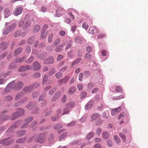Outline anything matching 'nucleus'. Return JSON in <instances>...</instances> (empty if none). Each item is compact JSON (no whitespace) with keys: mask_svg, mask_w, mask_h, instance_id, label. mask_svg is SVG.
<instances>
[{"mask_svg":"<svg viewBox=\"0 0 148 148\" xmlns=\"http://www.w3.org/2000/svg\"><path fill=\"white\" fill-rule=\"evenodd\" d=\"M59 117V115H57L55 116L54 117H52L51 119L53 121H56L58 119Z\"/></svg>","mask_w":148,"mask_h":148,"instance_id":"338daca9","label":"nucleus"},{"mask_svg":"<svg viewBox=\"0 0 148 148\" xmlns=\"http://www.w3.org/2000/svg\"><path fill=\"white\" fill-rule=\"evenodd\" d=\"M23 83L21 81L17 82L16 84L15 83L14 86V88L15 90H18L21 88L23 86Z\"/></svg>","mask_w":148,"mask_h":148,"instance_id":"6e6552de","label":"nucleus"},{"mask_svg":"<svg viewBox=\"0 0 148 148\" xmlns=\"http://www.w3.org/2000/svg\"><path fill=\"white\" fill-rule=\"evenodd\" d=\"M34 38L33 37L29 38L27 40V42L29 44H32L34 41Z\"/></svg>","mask_w":148,"mask_h":148,"instance_id":"680f3d73","label":"nucleus"},{"mask_svg":"<svg viewBox=\"0 0 148 148\" xmlns=\"http://www.w3.org/2000/svg\"><path fill=\"white\" fill-rule=\"evenodd\" d=\"M93 148H103L101 146V145L99 144H95L93 147Z\"/></svg>","mask_w":148,"mask_h":148,"instance_id":"864d4df0","label":"nucleus"},{"mask_svg":"<svg viewBox=\"0 0 148 148\" xmlns=\"http://www.w3.org/2000/svg\"><path fill=\"white\" fill-rule=\"evenodd\" d=\"M26 141V140L24 138H21L18 139L16 141L17 143H23Z\"/></svg>","mask_w":148,"mask_h":148,"instance_id":"c03bdc74","label":"nucleus"},{"mask_svg":"<svg viewBox=\"0 0 148 148\" xmlns=\"http://www.w3.org/2000/svg\"><path fill=\"white\" fill-rule=\"evenodd\" d=\"M9 117L8 116H3L2 115L0 116V121H5L8 119Z\"/></svg>","mask_w":148,"mask_h":148,"instance_id":"bb28decb","label":"nucleus"},{"mask_svg":"<svg viewBox=\"0 0 148 148\" xmlns=\"http://www.w3.org/2000/svg\"><path fill=\"white\" fill-rule=\"evenodd\" d=\"M73 13L75 14V13L76 14L78 13V12L74 9H70L69 11V15L72 18L73 20H74L75 19V16L73 14Z\"/></svg>","mask_w":148,"mask_h":148,"instance_id":"9d476101","label":"nucleus"},{"mask_svg":"<svg viewBox=\"0 0 148 148\" xmlns=\"http://www.w3.org/2000/svg\"><path fill=\"white\" fill-rule=\"evenodd\" d=\"M16 27V24L15 23H13L11 26L9 27L8 28L10 30H14Z\"/></svg>","mask_w":148,"mask_h":148,"instance_id":"37998d69","label":"nucleus"},{"mask_svg":"<svg viewBox=\"0 0 148 148\" xmlns=\"http://www.w3.org/2000/svg\"><path fill=\"white\" fill-rule=\"evenodd\" d=\"M75 40L76 42L79 43L81 41V39L79 37L77 36L75 38Z\"/></svg>","mask_w":148,"mask_h":148,"instance_id":"e2e57ef3","label":"nucleus"},{"mask_svg":"<svg viewBox=\"0 0 148 148\" xmlns=\"http://www.w3.org/2000/svg\"><path fill=\"white\" fill-rule=\"evenodd\" d=\"M82 27L84 28L86 30L88 27V25L86 22H85L83 23Z\"/></svg>","mask_w":148,"mask_h":148,"instance_id":"6e6d98bb","label":"nucleus"},{"mask_svg":"<svg viewBox=\"0 0 148 148\" xmlns=\"http://www.w3.org/2000/svg\"><path fill=\"white\" fill-rule=\"evenodd\" d=\"M121 110V107H119L118 108L114 109L111 110V114L112 115H114L118 113Z\"/></svg>","mask_w":148,"mask_h":148,"instance_id":"4468645a","label":"nucleus"},{"mask_svg":"<svg viewBox=\"0 0 148 148\" xmlns=\"http://www.w3.org/2000/svg\"><path fill=\"white\" fill-rule=\"evenodd\" d=\"M40 27L38 25H36L34 26V31L35 32H37L40 30Z\"/></svg>","mask_w":148,"mask_h":148,"instance_id":"2f4dec72","label":"nucleus"},{"mask_svg":"<svg viewBox=\"0 0 148 148\" xmlns=\"http://www.w3.org/2000/svg\"><path fill=\"white\" fill-rule=\"evenodd\" d=\"M54 62V59L53 58H50L46 60L45 61V63L46 64H52Z\"/></svg>","mask_w":148,"mask_h":148,"instance_id":"5701e85b","label":"nucleus"},{"mask_svg":"<svg viewBox=\"0 0 148 148\" xmlns=\"http://www.w3.org/2000/svg\"><path fill=\"white\" fill-rule=\"evenodd\" d=\"M26 58L25 57H23L22 58H18L16 59L15 62L16 63L21 62H23Z\"/></svg>","mask_w":148,"mask_h":148,"instance_id":"b1692460","label":"nucleus"},{"mask_svg":"<svg viewBox=\"0 0 148 148\" xmlns=\"http://www.w3.org/2000/svg\"><path fill=\"white\" fill-rule=\"evenodd\" d=\"M99 116L100 115L99 114L96 113L91 116V119L92 120H95L96 119L99 118Z\"/></svg>","mask_w":148,"mask_h":148,"instance_id":"aec40b11","label":"nucleus"},{"mask_svg":"<svg viewBox=\"0 0 148 148\" xmlns=\"http://www.w3.org/2000/svg\"><path fill=\"white\" fill-rule=\"evenodd\" d=\"M101 53L102 56H106L107 53L106 51L104 50H102Z\"/></svg>","mask_w":148,"mask_h":148,"instance_id":"0e129e2a","label":"nucleus"},{"mask_svg":"<svg viewBox=\"0 0 148 148\" xmlns=\"http://www.w3.org/2000/svg\"><path fill=\"white\" fill-rule=\"evenodd\" d=\"M32 103L31 102L29 103L28 105L27 106V109L29 110H31L32 109Z\"/></svg>","mask_w":148,"mask_h":148,"instance_id":"a18cd8bd","label":"nucleus"},{"mask_svg":"<svg viewBox=\"0 0 148 148\" xmlns=\"http://www.w3.org/2000/svg\"><path fill=\"white\" fill-rule=\"evenodd\" d=\"M75 106V103L73 102H70L67 104L66 105V107L68 108L69 109H71Z\"/></svg>","mask_w":148,"mask_h":148,"instance_id":"412c9836","label":"nucleus"},{"mask_svg":"<svg viewBox=\"0 0 148 148\" xmlns=\"http://www.w3.org/2000/svg\"><path fill=\"white\" fill-rule=\"evenodd\" d=\"M106 37V36L104 33H101L98 35L97 38H102Z\"/></svg>","mask_w":148,"mask_h":148,"instance_id":"ea45409f","label":"nucleus"},{"mask_svg":"<svg viewBox=\"0 0 148 148\" xmlns=\"http://www.w3.org/2000/svg\"><path fill=\"white\" fill-rule=\"evenodd\" d=\"M94 133L93 132H90L87 134L86 136V138L87 140H88L91 138L92 136L94 135Z\"/></svg>","mask_w":148,"mask_h":148,"instance_id":"c9c22d12","label":"nucleus"},{"mask_svg":"<svg viewBox=\"0 0 148 148\" xmlns=\"http://www.w3.org/2000/svg\"><path fill=\"white\" fill-rule=\"evenodd\" d=\"M23 93L22 92L18 93L15 97V100H17L19 99L23 96Z\"/></svg>","mask_w":148,"mask_h":148,"instance_id":"c756f323","label":"nucleus"},{"mask_svg":"<svg viewBox=\"0 0 148 148\" xmlns=\"http://www.w3.org/2000/svg\"><path fill=\"white\" fill-rule=\"evenodd\" d=\"M34 57L33 56H32L30 57L27 61L26 63H30L32 62L34 60Z\"/></svg>","mask_w":148,"mask_h":148,"instance_id":"4c0bfd02","label":"nucleus"},{"mask_svg":"<svg viewBox=\"0 0 148 148\" xmlns=\"http://www.w3.org/2000/svg\"><path fill=\"white\" fill-rule=\"evenodd\" d=\"M69 112V109L68 108L66 107L65 108L64 110V112L62 115H63L65 114H66L68 113V112Z\"/></svg>","mask_w":148,"mask_h":148,"instance_id":"49530a36","label":"nucleus"},{"mask_svg":"<svg viewBox=\"0 0 148 148\" xmlns=\"http://www.w3.org/2000/svg\"><path fill=\"white\" fill-rule=\"evenodd\" d=\"M60 96V92L59 91H57L54 96L53 97L52 99V101H56L57 99H58Z\"/></svg>","mask_w":148,"mask_h":148,"instance_id":"dca6fc26","label":"nucleus"},{"mask_svg":"<svg viewBox=\"0 0 148 148\" xmlns=\"http://www.w3.org/2000/svg\"><path fill=\"white\" fill-rule=\"evenodd\" d=\"M4 14L5 18H7L10 16V11L8 9L6 8L5 9L4 11Z\"/></svg>","mask_w":148,"mask_h":148,"instance_id":"f3484780","label":"nucleus"},{"mask_svg":"<svg viewBox=\"0 0 148 148\" xmlns=\"http://www.w3.org/2000/svg\"><path fill=\"white\" fill-rule=\"evenodd\" d=\"M91 55L89 53H86L85 56H84V58H86L88 59H91Z\"/></svg>","mask_w":148,"mask_h":148,"instance_id":"052dcab7","label":"nucleus"},{"mask_svg":"<svg viewBox=\"0 0 148 148\" xmlns=\"http://www.w3.org/2000/svg\"><path fill=\"white\" fill-rule=\"evenodd\" d=\"M22 11V8L21 7H18L16 8L14 12L15 16H18L21 14Z\"/></svg>","mask_w":148,"mask_h":148,"instance_id":"0eeeda50","label":"nucleus"},{"mask_svg":"<svg viewBox=\"0 0 148 148\" xmlns=\"http://www.w3.org/2000/svg\"><path fill=\"white\" fill-rule=\"evenodd\" d=\"M46 134L42 133L39 134L36 136H34L30 138V139H34L35 141L38 142L40 143H43L46 138Z\"/></svg>","mask_w":148,"mask_h":148,"instance_id":"f257e3e1","label":"nucleus"},{"mask_svg":"<svg viewBox=\"0 0 148 148\" xmlns=\"http://www.w3.org/2000/svg\"><path fill=\"white\" fill-rule=\"evenodd\" d=\"M19 126V124L18 122L14 123L11 125L10 127L7 131L6 132L8 133L11 131L12 130L15 128Z\"/></svg>","mask_w":148,"mask_h":148,"instance_id":"9b49d317","label":"nucleus"},{"mask_svg":"<svg viewBox=\"0 0 148 148\" xmlns=\"http://www.w3.org/2000/svg\"><path fill=\"white\" fill-rule=\"evenodd\" d=\"M15 82L14 81L11 82L8 84L7 86L5 88L4 90V92L7 93L10 91L14 89V86Z\"/></svg>","mask_w":148,"mask_h":148,"instance_id":"7ed1b4c3","label":"nucleus"},{"mask_svg":"<svg viewBox=\"0 0 148 148\" xmlns=\"http://www.w3.org/2000/svg\"><path fill=\"white\" fill-rule=\"evenodd\" d=\"M55 76L57 79H58L62 76V74L60 72H58L56 74Z\"/></svg>","mask_w":148,"mask_h":148,"instance_id":"a19ab883","label":"nucleus"},{"mask_svg":"<svg viewBox=\"0 0 148 148\" xmlns=\"http://www.w3.org/2000/svg\"><path fill=\"white\" fill-rule=\"evenodd\" d=\"M33 119V118L32 117H30L29 118L27 119L25 121V124L24 125L22 126L21 127V128H25L27 127V124H28V123H29L31 122Z\"/></svg>","mask_w":148,"mask_h":148,"instance_id":"a211bd4d","label":"nucleus"},{"mask_svg":"<svg viewBox=\"0 0 148 148\" xmlns=\"http://www.w3.org/2000/svg\"><path fill=\"white\" fill-rule=\"evenodd\" d=\"M24 111L22 109H18V110L17 112L14 113L12 115L10 118L11 120H14L19 116H21L24 114Z\"/></svg>","mask_w":148,"mask_h":148,"instance_id":"f03ea898","label":"nucleus"},{"mask_svg":"<svg viewBox=\"0 0 148 148\" xmlns=\"http://www.w3.org/2000/svg\"><path fill=\"white\" fill-rule=\"evenodd\" d=\"M115 91L116 92H121L123 91L122 88L119 86H116L115 88Z\"/></svg>","mask_w":148,"mask_h":148,"instance_id":"393cba45","label":"nucleus"},{"mask_svg":"<svg viewBox=\"0 0 148 148\" xmlns=\"http://www.w3.org/2000/svg\"><path fill=\"white\" fill-rule=\"evenodd\" d=\"M120 136L122 138L124 143H125L126 141V136L125 134L122 133H120L119 134Z\"/></svg>","mask_w":148,"mask_h":148,"instance_id":"cd10ccee","label":"nucleus"},{"mask_svg":"<svg viewBox=\"0 0 148 148\" xmlns=\"http://www.w3.org/2000/svg\"><path fill=\"white\" fill-rule=\"evenodd\" d=\"M18 26L19 27H23V25H24V22L23 21V19H21L19 21L18 23Z\"/></svg>","mask_w":148,"mask_h":148,"instance_id":"72a5a7b5","label":"nucleus"},{"mask_svg":"<svg viewBox=\"0 0 148 148\" xmlns=\"http://www.w3.org/2000/svg\"><path fill=\"white\" fill-rule=\"evenodd\" d=\"M62 126L60 124H58L54 127V128L55 130H58L59 128H61Z\"/></svg>","mask_w":148,"mask_h":148,"instance_id":"4d7b16f0","label":"nucleus"},{"mask_svg":"<svg viewBox=\"0 0 148 148\" xmlns=\"http://www.w3.org/2000/svg\"><path fill=\"white\" fill-rule=\"evenodd\" d=\"M102 136L104 138L107 139L108 138L109 135L108 133L106 132H103L102 133Z\"/></svg>","mask_w":148,"mask_h":148,"instance_id":"c85d7f7f","label":"nucleus"},{"mask_svg":"<svg viewBox=\"0 0 148 148\" xmlns=\"http://www.w3.org/2000/svg\"><path fill=\"white\" fill-rule=\"evenodd\" d=\"M33 69L34 71H38L40 70L41 66L39 63L38 62H34L32 66Z\"/></svg>","mask_w":148,"mask_h":148,"instance_id":"39448f33","label":"nucleus"},{"mask_svg":"<svg viewBox=\"0 0 148 148\" xmlns=\"http://www.w3.org/2000/svg\"><path fill=\"white\" fill-rule=\"evenodd\" d=\"M69 78V77L67 76L64 78L61 79L58 81V83L59 85H61L62 84L65 83L67 82Z\"/></svg>","mask_w":148,"mask_h":148,"instance_id":"1a4fd4ad","label":"nucleus"},{"mask_svg":"<svg viewBox=\"0 0 148 148\" xmlns=\"http://www.w3.org/2000/svg\"><path fill=\"white\" fill-rule=\"evenodd\" d=\"M86 96V92H83L80 95V97L81 99H82Z\"/></svg>","mask_w":148,"mask_h":148,"instance_id":"774afa93","label":"nucleus"},{"mask_svg":"<svg viewBox=\"0 0 148 148\" xmlns=\"http://www.w3.org/2000/svg\"><path fill=\"white\" fill-rule=\"evenodd\" d=\"M10 32H11V30H10L8 28L3 32V33L4 34L6 35Z\"/></svg>","mask_w":148,"mask_h":148,"instance_id":"5fc2aeb1","label":"nucleus"},{"mask_svg":"<svg viewBox=\"0 0 148 148\" xmlns=\"http://www.w3.org/2000/svg\"><path fill=\"white\" fill-rule=\"evenodd\" d=\"M56 72V70L54 68L51 69L49 72V75H51L54 73Z\"/></svg>","mask_w":148,"mask_h":148,"instance_id":"de8ad7c7","label":"nucleus"},{"mask_svg":"<svg viewBox=\"0 0 148 148\" xmlns=\"http://www.w3.org/2000/svg\"><path fill=\"white\" fill-rule=\"evenodd\" d=\"M94 102L93 101H89L87 104L85 105V108L86 110H88L93 105Z\"/></svg>","mask_w":148,"mask_h":148,"instance_id":"f8f14e48","label":"nucleus"},{"mask_svg":"<svg viewBox=\"0 0 148 148\" xmlns=\"http://www.w3.org/2000/svg\"><path fill=\"white\" fill-rule=\"evenodd\" d=\"M48 76L47 75H45L44 76L43 79V84H44L45 82H46L48 79Z\"/></svg>","mask_w":148,"mask_h":148,"instance_id":"3c124183","label":"nucleus"},{"mask_svg":"<svg viewBox=\"0 0 148 148\" xmlns=\"http://www.w3.org/2000/svg\"><path fill=\"white\" fill-rule=\"evenodd\" d=\"M26 132L25 130H22L17 132V136H21L25 134Z\"/></svg>","mask_w":148,"mask_h":148,"instance_id":"a878e982","label":"nucleus"},{"mask_svg":"<svg viewBox=\"0 0 148 148\" xmlns=\"http://www.w3.org/2000/svg\"><path fill=\"white\" fill-rule=\"evenodd\" d=\"M106 142H107V145L108 146H109L110 147H112V146L113 143H112V141L111 140H108Z\"/></svg>","mask_w":148,"mask_h":148,"instance_id":"bf43d9fd","label":"nucleus"},{"mask_svg":"<svg viewBox=\"0 0 148 148\" xmlns=\"http://www.w3.org/2000/svg\"><path fill=\"white\" fill-rule=\"evenodd\" d=\"M9 138H7L0 141V144H2L4 146L8 145L13 143L14 141V139L9 140Z\"/></svg>","mask_w":148,"mask_h":148,"instance_id":"20e7f679","label":"nucleus"},{"mask_svg":"<svg viewBox=\"0 0 148 148\" xmlns=\"http://www.w3.org/2000/svg\"><path fill=\"white\" fill-rule=\"evenodd\" d=\"M60 40L59 39H57L53 42V43L54 45L56 46L57 45L59 44L60 42Z\"/></svg>","mask_w":148,"mask_h":148,"instance_id":"603ef678","label":"nucleus"},{"mask_svg":"<svg viewBox=\"0 0 148 148\" xmlns=\"http://www.w3.org/2000/svg\"><path fill=\"white\" fill-rule=\"evenodd\" d=\"M31 21L30 20H27L25 21L24 25L23 26L22 28L23 29H25L28 27L30 26L31 25Z\"/></svg>","mask_w":148,"mask_h":148,"instance_id":"ddd939ff","label":"nucleus"},{"mask_svg":"<svg viewBox=\"0 0 148 148\" xmlns=\"http://www.w3.org/2000/svg\"><path fill=\"white\" fill-rule=\"evenodd\" d=\"M32 88L31 86H27V87H26L25 89H24V91L26 92H29L30 91H31L32 90Z\"/></svg>","mask_w":148,"mask_h":148,"instance_id":"7c9ffc66","label":"nucleus"},{"mask_svg":"<svg viewBox=\"0 0 148 148\" xmlns=\"http://www.w3.org/2000/svg\"><path fill=\"white\" fill-rule=\"evenodd\" d=\"M114 138L117 143L118 144L120 143V140L117 136L116 135L114 136Z\"/></svg>","mask_w":148,"mask_h":148,"instance_id":"8fccbe9b","label":"nucleus"},{"mask_svg":"<svg viewBox=\"0 0 148 148\" xmlns=\"http://www.w3.org/2000/svg\"><path fill=\"white\" fill-rule=\"evenodd\" d=\"M40 75L41 74L40 73L38 72H37L33 74V77L35 78H38L40 77Z\"/></svg>","mask_w":148,"mask_h":148,"instance_id":"79ce46f5","label":"nucleus"},{"mask_svg":"<svg viewBox=\"0 0 148 148\" xmlns=\"http://www.w3.org/2000/svg\"><path fill=\"white\" fill-rule=\"evenodd\" d=\"M75 87H71L69 90L68 93L69 95H72L75 92Z\"/></svg>","mask_w":148,"mask_h":148,"instance_id":"4be33fe9","label":"nucleus"},{"mask_svg":"<svg viewBox=\"0 0 148 148\" xmlns=\"http://www.w3.org/2000/svg\"><path fill=\"white\" fill-rule=\"evenodd\" d=\"M12 97L10 95H8L5 97V100L6 101H10L12 99Z\"/></svg>","mask_w":148,"mask_h":148,"instance_id":"e433bc0d","label":"nucleus"},{"mask_svg":"<svg viewBox=\"0 0 148 148\" xmlns=\"http://www.w3.org/2000/svg\"><path fill=\"white\" fill-rule=\"evenodd\" d=\"M22 50L21 48H18L17 49L14 51V55L15 56H17L21 52Z\"/></svg>","mask_w":148,"mask_h":148,"instance_id":"473e14b6","label":"nucleus"},{"mask_svg":"<svg viewBox=\"0 0 148 148\" xmlns=\"http://www.w3.org/2000/svg\"><path fill=\"white\" fill-rule=\"evenodd\" d=\"M97 29L95 27H91L90 28L88 31L89 33L93 34L96 33L97 32Z\"/></svg>","mask_w":148,"mask_h":148,"instance_id":"2eb2a0df","label":"nucleus"},{"mask_svg":"<svg viewBox=\"0 0 148 148\" xmlns=\"http://www.w3.org/2000/svg\"><path fill=\"white\" fill-rule=\"evenodd\" d=\"M32 68V67L31 66L27 65L25 66H21L18 69V71L19 72H22L31 69Z\"/></svg>","mask_w":148,"mask_h":148,"instance_id":"423d86ee","label":"nucleus"},{"mask_svg":"<svg viewBox=\"0 0 148 148\" xmlns=\"http://www.w3.org/2000/svg\"><path fill=\"white\" fill-rule=\"evenodd\" d=\"M65 45V43H63L62 45L56 48L55 49V51L56 52H59L61 51L62 49V47L64 46Z\"/></svg>","mask_w":148,"mask_h":148,"instance_id":"6ab92c4d","label":"nucleus"},{"mask_svg":"<svg viewBox=\"0 0 148 148\" xmlns=\"http://www.w3.org/2000/svg\"><path fill=\"white\" fill-rule=\"evenodd\" d=\"M39 85V84H38L37 83H34L33 85H31L32 89L35 88L37 87Z\"/></svg>","mask_w":148,"mask_h":148,"instance_id":"13d9d810","label":"nucleus"},{"mask_svg":"<svg viewBox=\"0 0 148 148\" xmlns=\"http://www.w3.org/2000/svg\"><path fill=\"white\" fill-rule=\"evenodd\" d=\"M67 135V133L66 132L62 134L60 137V139H62L64 138Z\"/></svg>","mask_w":148,"mask_h":148,"instance_id":"69168bd1","label":"nucleus"},{"mask_svg":"<svg viewBox=\"0 0 148 148\" xmlns=\"http://www.w3.org/2000/svg\"><path fill=\"white\" fill-rule=\"evenodd\" d=\"M46 96V94L45 93H43L42 95H40V97L38 99V101H41Z\"/></svg>","mask_w":148,"mask_h":148,"instance_id":"f704fd0d","label":"nucleus"},{"mask_svg":"<svg viewBox=\"0 0 148 148\" xmlns=\"http://www.w3.org/2000/svg\"><path fill=\"white\" fill-rule=\"evenodd\" d=\"M81 60L80 59H77L75 61H74L73 62L72 64L71 65L72 66H73L74 65H75V64H77L78 63H79L80 61Z\"/></svg>","mask_w":148,"mask_h":148,"instance_id":"58836bf2","label":"nucleus"},{"mask_svg":"<svg viewBox=\"0 0 148 148\" xmlns=\"http://www.w3.org/2000/svg\"><path fill=\"white\" fill-rule=\"evenodd\" d=\"M126 113L125 112H122L118 116V119H119L125 115Z\"/></svg>","mask_w":148,"mask_h":148,"instance_id":"09e8293b","label":"nucleus"}]
</instances>
